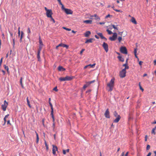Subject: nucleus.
I'll list each match as a JSON object with an SVG mask.
<instances>
[{
	"mask_svg": "<svg viewBox=\"0 0 156 156\" xmlns=\"http://www.w3.org/2000/svg\"><path fill=\"white\" fill-rule=\"evenodd\" d=\"M57 1L60 5H62V4L61 2V0H57Z\"/></svg>",
	"mask_w": 156,
	"mask_h": 156,
	"instance_id": "3c124183",
	"label": "nucleus"
},
{
	"mask_svg": "<svg viewBox=\"0 0 156 156\" xmlns=\"http://www.w3.org/2000/svg\"><path fill=\"white\" fill-rule=\"evenodd\" d=\"M51 19V21H52L54 23H55V20L54 19L52 18V16H51V17H50Z\"/></svg>",
	"mask_w": 156,
	"mask_h": 156,
	"instance_id": "09e8293b",
	"label": "nucleus"
},
{
	"mask_svg": "<svg viewBox=\"0 0 156 156\" xmlns=\"http://www.w3.org/2000/svg\"><path fill=\"white\" fill-rule=\"evenodd\" d=\"M66 151L64 150H63V153L64 154H66Z\"/></svg>",
	"mask_w": 156,
	"mask_h": 156,
	"instance_id": "052dcab7",
	"label": "nucleus"
},
{
	"mask_svg": "<svg viewBox=\"0 0 156 156\" xmlns=\"http://www.w3.org/2000/svg\"><path fill=\"white\" fill-rule=\"evenodd\" d=\"M58 70L59 71H63L65 70V69L64 68H63L62 66H59L58 67Z\"/></svg>",
	"mask_w": 156,
	"mask_h": 156,
	"instance_id": "f3484780",
	"label": "nucleus"
},
{
	"mask_svg": "<svg viewBox=\"0 0 156 156\" xmlns=\"http://www.w3.org/2000/svg\"><path fill=\"white\" fill-rule=\"evenodd\" d=\"M112 26L113 27V28L115 29L118 30V28L115 26L114 25H112Z\"/></svg>",
	"mask_w": 156,
	"mask_h": 156,
	"instance_id": "ea45409f",
	"label": "nucleus"
},
{
	"mask_svg": "<svg viewBox=\"0 0 156 156\" xmlns=\"http://www.w3.org/2000/svg\"><path fill=\"white\" fill-rule=\"evenodd\" d=\"M117 37V34L116 33H113V35L112 37H109V39L111 41H114L115 40Z\"/></svg>",
	"mask_w": 156,
	"mask_h": 156,
	"instance_id": "39448f33",
	"label": "nucleus"
},
{
	"mask_svg": "<svg viewBox=\"0 0 156 156\" xmlns=\"http://www.w3.org/2000/svg\"><path fill=\"white\" fill-rule=\"evenodd\" d=\"M111 16L110 14H108L105 16V18H107L108 17H110Z\"/></svg>",
	"mask_w": 156,
	"mask_h": 156,
	"instance_id": "e2e57ef3",
	"label": "nucleus"
},
{
	"mask_svg": "<svg viewBox=\"0 0 156 156\" xmlns=\"http://www.w3.org/2000/svg\"><path fill=\"white\" fill-rule=\"evenodd\" d=\"M108 32V34H113V33L112 32V31H111L109 30L108 29H107V30H106Z\"/></svg>",
	"mask_w": 156,
	"mask_h": 156,
	"instance_id": "2f4dec72",
	"label": "nucleus"
},
{
	"mask_svg": "<svg viewBox=\"0 0 156 156\" xmlns=\"http://www.w3.org/2000/svg\"><path fill=\"white\" fill-rule=\"evenodd\" d=\"M137 50V48H135L134 51V54H136Z\"/></svg>",
	"mask_w": 156,
	"mask_h": 156,
	"instance_id": "8fccbe9b",
	"label": "nucleus"
},
{
	"mask_svg": "<svg viewBox=\"0 0 156 156\" xmlns=\"http://www.w3.org/2000/svg\"><path fill=\"white\" fill-rule=\"evenodd\" d=\"M52 126H53V129H54L55 128V122L53 123Z\"/></svg>",
	"mask_w": 156,
	"mask_h": 156,
	"instance_id": "13d9d810",
	"label": "nucleus"
},
{
	"mask_svg": "<svg viewBox=\"0 0 156 156\" xmlns=\"http://www.w3.org/2000/svg\"><path fill=\"white\" fill-rule=\"evenodd\" d=\"M139 87H140V89L141 90H142V91H143L144 90V89L143 88L141 87V86L140 85V83H139Z\"/></svg>",
	"mask_w": 156,
	"mask_h": 156,
	"instance_id": "a19ab883",
	"label": "nucleus"
},
{
	"mask_svg": "<svg viewBox=\"0 0 156 156\" xmlns=\"http://www.w3.org/2000/svg\"><path fill=\"white\" fill-rule=\"evenodd\" d=\"M9 33L11 36L12 37L13 36V33L11 32H9Z\"/></svg>",
	"mask_w": 156,
	"mask_h": 156,
	"instance_id": "69168bd1",
	"label": "nucleus"
},
{
	"mask_svg": "<svg viewBox=\"0 0 156 156\" xmlns=\"http://www.w3.org/2000/svg\"><path fill=\"white\" fill-rule=\"evenodd\" d=\"M4 67L5 69H6L8 72L9 71V68L8 66H6L5 65H4Z\"/></svg>",
	"mask_w": 156,
	"mask_h": 156,
	"instance_id": "7c9ffc66",
	"label": "nucleus"
},
{
	"mask_svg": "<svg viewBox=\"0 0 156 156\" xmlns=\"http://www.w3.org/2000/svg\"><path fill=\"white\" fill-rule=\"evenodd\" d=\"M39 140V137H37L36 139V143L37 144L38 143Z\"/></svg>",
	"mask_w": 156,
	"mask_h": 156,
	"instance_id": "603ef678",
	"label": "nucleus"
},
{
	"mask_svg": "<svg viewBox=\"0 0 156 156\" xmlns=\"http://www.w3.org/2000/svg\"><path fill=\"white\" fill-rule=\"evenodd\" d=\"M28 34H30L31 33V31H30V28L29 27L28 28Z\"/></svg>",
	"mask_w": 156,
	"mask_h": 156,
	"instance_id": "49530a36",
	"label": "nucleus"
},
{
	"mask_svg": "<svg viewBox=\"0 0 156 156\" xmlns=\"http://www.w3.org/2000/svg\"><path fill=\"white\" fill-rule=\"evenodd\" d=\"M84 51H85L84 49H82L81 50V51H80V54L82 55L83 52Z\"/></svg>",
	"mask_w": 156,
	"mask_h": 156,
	"instance_id": "c03bdc74",
	"label": "nucleus"
},
{
	"mask_svg": "<svg viewBox=\"0 0 156 156\" xmlns=\"http://www.w3.org/2000/svg\"><path fill=\"white\" fill-rule=\"evenodd\" d=\"M61 5V6H61L62 9V10L63 11L65 9L64 7V5H63V4H62V5Z\"/></svg>",
	"mask_w": 156,
	"mask_h": 156,
	"instance_id": "58836bf2",
	"label": "nucleus"
},
{
	"mask_svg": "<svg viewBox=\"0 0 156 156\" xmlns=\"http://www.w3.org/2000/svg\"><path fill=\"white\" fill-rule=\"evenodd\" d=\"M123 33V31L122 32H119L118 34H120L122 36Z\"/></svg>",
	"mask_w": 156,
	"mask_h": 156,
	"instance_id": "bf43d9fd",
	"label": "nucleus"
},
{
	"mask_svg": "<svg viewBox=\"0 0 156 156\" xmlns=\"http://www.w3.org/2000/svg\"><path fill=\"white\" fill-rule=\"evenodd\" d=\"M118 40L119 41V42H120L121 41H122V37H118Z\"/></svg>",
	"mask_w": 156,
	"mask_h": 156,
	"instance_id": "72a5a7b5",
	"label": "nucleus"
},
{
	"mask_svg": "<svg viewBox=\"0 0 156 156\" xmlns=\"http://www.w3.org/2000/svg\"><path fill=\"white\" fill-rule=\"evenodd\" d=\"M91 34V32L90 31H86L84 33V35L85 37H88Z\"/></svg>",
	"mask_w": 156,
	"mask_h": 156,
	"instance_id": "dca6fc26",
	"label": "nucleus"
},
{
	"mask_svg": "<svg viewBox=\"0 0 156 156\" xmlns=\"http://www.w3.org/2000/svg\"><path fill=\"white\" fill-rule=\"evenodd\" d=\"M4 102V104L2 105V108L3 111H5L6 110V108L8 105V103L6 100H5Z\"/></svg>",
	"mask_w": 156,
	"mask_h": 156,
	"instance_id": "20e7f679",
	"label": "nucleus"
},
{
	"mask_svg": "<svg viewBox=\"0 0 156 156\" xmlns=\"http://www.w3.org/2000/svg\"><path fill=\"white\" fill-rule=\"evenodd\" d=\"M94 40L93 38H90L89 39H87L86 41L85 42V43H92V40Z\"/></svg>",
	"mask_w": 156,
	"mask_h": 156,
	"instance_id": "a211bd4d",
	"label": "nucleus"
},
{
	"mask_svg": "<svg viewBox=\"0 0 156 156\" xmlns=\"http://www.w3.org/2000/svg\"><path fill=\"white\" fill-rule=\"evenodd\" d=\"M91 91L90 90H88L86 91V93H89Z\"/></svg>",
	"mask_w": 156,
	"mask_h": 156,
	"instance_id": "338daca9",
	"label": "nucleus"
},
{
	"mask_svg": "<svg viewBox=\"0 0 156 156\" xmlns=\"http://www.w3.org/2000/svg\"><path fill=\"white\" fill-rule=\"evenodd\" d=\"M95 64H89V67L90 68H93L95 66Z\"/></svg>",
	"mask_w": 156,
	"mask_h": 156,
	"instance_id": "c9c22d12",
	"label": "nucleus"
},
{
	"mask_svg": "<svg viewBox=\"0 0 156 156\" xmlns=\"http://www.w3.org/2000/svg\"><path fill=\"white\" fill-rule=\"evenodd\" d=\"M113 115L116 117H118L119 116H120L117 113L116 111H115L113 113Z\"/></svg>",
	"mask_w": 156,
	"mask_h": 156,
	"instance_id": "5701e85b",
	"label": "nucleus"
},
{
	"mask_svg": "<svg viewBox=\"0 0 156 156\" xmlns=\"http://www.w3.org/2000/svg\"><path fill=\"white\" fill-rule=\"evenodd\" d=\"M61 45V46L62 47H66V48H68V45L63 44H60Z\"/></svg>",
	"mask_w": 156,
	"mask_h": 156,
	"instance_id": "a878e982",
	"label": "nucleus"
},
{
	"mask_svg": "<svg viewBox=\"0 0 156 156\" xmlns=\"http://www.w3.org/2000/svg\"><path fill=\"white\" fill-rule=\"evenodd\" d=\"M49 104L51 107V111L53 112V108L52 105L50 101H49Z\"/></svg>",
	"mask_w": 156,
	"mask_h": 156,
	"instance_id": "cd10ccee",
	"label": "nucleus"
},
{
	"mask_svg": "<svg viewBox=\"0 0 156 156\" xmlns=\"http://www.w3.org/2000/svg\"><path fill=\"white\" fill-rule=\"evenodd\" d=\"M94 17H95V19L96 20H97L98 21H99L100 20V18L98 17V16L96 14H95L94 15Z\"/></svg>",
	"mask_w": 156,
	"mask_h": 156,
	"instance_id": "412c9836",
	"label": "nucleus"
},
{
	"mask_svg": "<svg viewBox=\"0 0 156 156\" xmlns=\"http://www.w3.org/2000/svg\"><path fill=\"white\" fill-rule=\"evenodd\" d=\"M60 46H61V45L60 44H59L56 47V49H58V47H60Z\"/></svg>",
	"mask_w": 156,
	"mask_h": 156,
	"instance_id": "5fc2aeb1",
	"label": "nucleus"
},
{
	"mask_svg": "<svg viewBox=\"0 0 156 156\" xmlns=\"http://www.w3.org/2000/svg\"><path fill=\"white\" fill-rule=\"evenodd\" d=\"M42 46H42L41 45L39 46V48L38 49V51H39V52H41V51L42 49Z\"/></svg>",
	"mask_w": 156,
	"mask_h": 156,
	"instance_id": "473e14b6",
	"label": "nucleus"
},
{
	"mask_svg": "<svg viewBox=\"0 0 156 156\" xmlns=\"http://www.w3.org/2000/svg\"><path fill=\"white\" fill-rule=\"evenodd\" d=\"M63 11H64L67 14H68V9L65 8Z\"/></svg>",
	"mask_w": 156,
	"mask_h": 156,
	"instance_id": "f704fd0d",
	"label": "nucleus"
},
{
	"mask_svg": "<svg viewBox=\"0 0 156 156\" xmlns=\"http://www.w3.org/2000/svg\"><path fill=\"white\" fill-rule=\"evenodd\" d=\"M23 35V31H22L21 32L20 39V42H21V41H22V40Z\"/></svg>",
	"mask_w": 156,
	"mask_h": 156,
	"instance_id": "393cba45",
	"label": "nucleus"
},
{
	"mask_svg": "<svg viewBox=\"0 0 156 156\" xmlns=\"http://www.w3.org/2000/svg\"><path fill=\"white\" fill-rule=\"evenodd\" d=\"M39 44H40V45L39 46L41 45L42 46H43V44L42 42V40H41V38L40 37H39Z\"/></svg>",
	"mask_w": 156,
	"mask_h": 156,
	"instance_id": "bb28decb",
	"label": "nucleus"
},
{
	"mask_svg": "<svg viewBox=\"0 0 156 156\" xmlns=\"http://www.w3.org/2000/svg\"><path fill=\"white\" fill-rule=\"evenodd\" d=\"M73 78H74V77H73V76H72V77L69 76V80H71L73 79Z\"/></svg>",
	"mask_w": 156,
	"mask_h": 156,
	"instance_id": "864d4df0",
	"label": "nucleus"
},
{
	"mask_svg": "<svg viewBox=\"0 0 156 156\" xmlns=\"http://www.w3.org/2000/svg\"><path fill=\"white\" fill-rule=\"evenodd\" d=\"M150 145H147V147H146L147 150H148L149 149H150Z\"/></svg>",
	"mask_w": 156,
	"mask_h": 156,
	"instance_id": "37998d69",
	"label": "nucleus"
},
{
	"mask_svg": "<svg viewBox=\"0 0 156 156\" xmlns=\"http://www.w3.org/2000/svg\"><path fill=\"white\" fill-rule=\"evenodd\" d=\"M51 117L52 118V121L53 123L55 122V119L54 116L53 112H52V111H51Z\"/></svg>",
	"mask_w": 156,
	"mask_h": 156,
	"instance_id": "6ab92c4d",
	"label": "nucleus"
},
{
	"mask_svg": "<svg viewBox=\"0 0 156 156\" xmlns=\"http://www.w3.org/2000/svg\"><path fill=\"white\" fill-rule=\"evenodd\" d=\"M123 66H125V68L124 69H125V70H126V69H128L129 68V66L127 65V64L126 63L125 64L123 65Z\"/></svg>",
	"mask_w": 156,
	"mask_h": 156,
	"instance_id": "aec40b11",
	"label": "nucleus"
},
{
	"mask_svg": "<svg viewBox=\"0 0 156 156\" xmlns=\"http://www.w3.org/2000/svg\"><path fill=\"white\" fill-rule=\"evenodd\" d=\"M128 154H129V152H127L126 153V154H125V156H128Z\"/></svg>",
	"mask_w": 156,
	"mask_h": 156,
	"instance_id": "774afa93",
	"label": "nucleus"
},
{
	"mask_svg": "<svg viewBox=\"0 0 156 156\" xmlns=\"http://www.w3.org/2000/svg\"><path fill=\"white\" fill-rule=\"evenodd\" d=\"M118 58L119 60L121 62H123L124 61V59L123 58H122V57L121 56H118Z\"/></svg>",
	"mask_w": 156,
	"mask_h": 156,
	"instance_id": "4be33fe9",
	"label": "nucleus"
},
{
	"mask_svg": "<svg viewBox=\"0 0 156 156\" xmlns=\"http://www.w3.org/2000/svg\"><path fill=\"white\" fill-rule=\"evenodd\" d=\"M2 59H3V58H1V60H0V66L1 65V64H2Z\"/></svg>",
	"mask_w": 156,
	"mask_h": 156,
	"instance_id": "6e6d98bb",
	"label": "nucleus"
},
{
	"mask_svg": "<svg viewBox=\"0 0 156 156\" xmlns=\"http://www.w3.org/2000/svg\"><path fill=\"white\" fill-rule=\"evenodd\" d=\"M155 130L154 129H152V131H151V133L154 134V135L155 134Z\"/></svg>",
	"mask_w": 156,
	"mask_h": 156,
	"instance_id": "79ce46f5",
	"label": "nucleus"
},
{
	"mask_svg": "<svg viewBox=\"0 0 156 156\" xmlns=\"http://www.w3.org/2000/svg\"><path fill=\"white\" fill-rule=\"evenodd\" d=\"M112 8H113V9L115 11L117 12H122V11L120 10H117V9H115L114 8V6L112 7Z\"/></svg>",
	"mask_w": 156,
	"mask_h": 156,
	"instance_id": "c85d7f7f",
	"label": "nucleus"
},
{
	"mask_svg": "<svg viewBox=\"0 0 156 156\" xmlns=\"http://www.w3.org/2000/svg\"><path fill=\"white\" fill-rule=\"evenodd\" d=\"M40 52H39V51L37 52V58L38 59V60L39 61H40Z\"/></svg>",
	"mask_w": 156,
	"mask_h": 156,
	"instance_id": "b1692460",
	"label": "nucleus"
},
{
	"mask_svg": "<svg viewBox=\"0 0 156 156\" xmlns=\"http://www.w3.org/2000/svg\"><path fill=\"white\" fill-rule=\"evenodd\" d=\"M22 78L21 77V78L20 79V84L21 85L22 87L23 88H24V87H23V84L22 83Z\"/></svg>",
	"mask_w": 156,
	"mask_h": 156,
	"instance_id": "c756f323",
	"label": "nucleus"
},
{
	"mask_svg": "<svg viewBox=\"0 0 156 156\" xmlns=\"http://www.w3.org/2000/svg\"><path fill=\"white\" fill-rule=\"evenodd\" d=\"M7 124H9L10 125H11V123H10V120H8L7 121Z\"/></svg>",
	"mask_w": 156,
	"mask_h": 156,
	"instance_id": "680f3d73",
	"label": "nucleus"
},
{
	"mask_svg": "<svg viewBox=\"0 0 156 156\" xmlns=\"http://www.w3.org/2000/svg\"><path fill=\"white\" fill-rule=\"evenodd\" d=\"M92 20H85L83 21V23L88 24H92Z\"/></svg>",
	"mask_w": 156,
	"mask_h": 156,
	"instance_id": "ddd939ff",
	"label": "nucleus"
},
{
	"mask_svg": "<svg viewBox=\"0 0 156 156\" xmlns=\"http://www.w3.org/2000/svg\"><path fill=\"white\" fill-rule=\"evenodd\" d=\"M27 105H28L29 107H30V108H31V106L30 105V101H27Z\"/></svg>",
	"mask_w": 156,
	"mask_h": 156,
	"instance_id": "e433bc0d",
	"label": "nucleus"
},
{
	"mask_svg": "<svg viewBox=\"0 0 156 156\" xmlns=\"http://www.w3.org/2000/svg\"><path fill=\"white\" fill-rule=\"evenodd\" d=\"M120 51L122 53L125 54H127V51L125 47L122 46L120 48Z\"/></svg>",
	"mask_w": 156,
	"mask_h": 156,
	"instance_id": "f03ea898",
	"label": "nucleus"
},
{
	"mask_svg": "<svg viewBox=\"0 0 156 156\" xmlns=\"http://www.w3.org/2000/svg\"><path fill=\"white\" fill-rule=\"evenodd\" d=\"M53 90L56 91H58V90L57 88V87H54L53 89Z\"/></svg>",
	"mask_w": 156,
	"mask_h": 156,
	"instance_id": "a18cd8bd",
	"label": "nucleus"
},
{
	"mask_svg": "<svg viewBox=\"0 0 156 156\" xmlns=\"http://www.w3.org/2000/svg\"><path fill=\"white\" fill-rule=\"evenodd\" d=\"M46 15L47 17L50 18L51 17L52 15L53 14L52 10L51 9H50L46 12Z\"/></svg>",
	"mask_w": 156,
	"mask_h": 156,
	"instance_id": "6e6552de",
	"label": "nucleus"
},
{
	"mask_svg": "<svg viewBox=\"0 0 156 156\" xmlns=\"http://www.w3.org/2000/svg\"><path fill=\"white\" fill-rule=\"evenodd\" d=\"M143 62L142 61H140L139 63V65L140 66H141Z\"/></svg>",
	"mask_w": 156,
	"mask_h": 156,
	"instance_id": "4d7b16f0",
	"label": "nucleus"
},
{
	"mask_svg": "<svg viewBox=\"0 0 156 156\" xmlns=\"http://www.w3.org/2000/svg\"><path fill=\"white\" fill-rule=\"evenodd\" d=\"M73 12L71 10L69 9V14H72Z\"/></svg>",
	"mask_w": 156,
	"mask_h": 156,
	"instance_id": "de8ad7c7",
	"label": "nucleus"
},
{
	"mask_svg": "<svg viewBox=\"0 0 156 156\" xmlns=\"http://www.w3.org/2000/svg\"><path fill=\"white\" fill-rule=\"evenodd\" d=\"M102 46L105 51L106 52H108V44L105 42H104Z\"/></svg>",
	"mask_w": 156,
	"mask_h": 156,
	"instance_id": "423d86ee",
	"label": "nucleus"
},
{
	"mask_svg": "<svg viewBox=\"0 0 156 156\" xmlns=\"http://www.w3.org/2000/svg\"><path fill=\"white\" fill-rule=\"evenodd\" d=\"M131 21L135 24H136L137 23L135 19L133 17H132L131 20Z\"/></svg>",
	"mask_w": 156,
	"mask_h": 156,
	"instance_id": "4468645a",
	"label": "nucleus"
},
{
	"mask_svg": "<svg viewBox=\"0 0 156 156\" xmlns=\"http://www.w3.org/2000/svg\"><path fill=\"white\" fill-rule=\"evenodd\" d=\"M151 152H150L148 153V154L147 156H151Z\"/></svg>",
	"mask_w": 156,
	"mask_h": 156,
	"instance_id": "0e129e2a",
	"label": "nucleus"
},
{
	"mask_svg": "<svg viewBox=\"0 0 156 156\" xmlns=\"http://www.w3.org/2000/svg\"><path fill=\"white\" fill-rule=\"evenodd\" d=\"M114 81L115 78H112V79L109 83L107 84V87L109 88L108 90V91H111L112 90L113 87L114 86Z\"/></svg>",
	"mask_w": 156,
	"mask_h": 156,
	"instance_id": "f257e3e1",
	"label": "nucleus"
},
{
	"mask_svg": "<svg viewBox=\"0 0 156 156\" xmlns=\"http://www.w3.org/2000/svg\"><path fill=\"white\" fill-rule=\"evenodd\" d=\"M94 82L95 80H94L91 81L86 82V84L83 86V88L84 89H85L86 88L89 86L91 83H94Z\"/></svg>",
	"mask_w": 156,
	"mask_h": 156,
	"instance_id": "0eeeda50",
	"label": "nucleus"
},
{
	"mask_svg": "<svg viewBox=\"0 0 156 156\" xmlns=\"http://www.w3.org/2000/svg\"><path fill=\"white\" fill-rule=\"evenodd\" d=\"M97 34L102 39H104L105 41L107 40V39L102 34V33H97Z\"/></svg>",
	"mask_w": 156,
	"mask_h": 156,
	"instance_id": "f8f14e48",
	"label": "nucleus"
},
{
	"mask_svg": "<svg viewBox=\"0 0 156 156\" xmlns=\"http://www.w3.org/2000/svg\"><path fill=\"white\" fill-rule=\"evenodd\" d=\"M126 70H125V69H123L119 73V76L121 78H124L126 76Z\"/></svg>",
	"mask_w": 156,
	"mask_h": 156,
	"instance_id": "7ed1b4c3",
	"label": "nucleus"
},
{
	"mask_svg": "<svg viewBox=\"0 0 156 156\" xmlns=\"http://www.w3.org/2000/svg\"><path fill=\"white\" fill-rule=\"evenodd\" d=\"M106 118H110V112L109 111L108 109H107L105 112L104 114Z\"/></svg>",
	"mask_w": 156,
	"mask_h": 156,
	"instance_id": "1a4fd4ad",
	"label": "nucleus"
},
{
	"mask_svg": "<svg viewBox=\"0 0 156 156\" xmlns=\"http://www.w3.org/2000/svg\"><path fill=\"white\" fill-rule=\"evenodd\" d=\"M15 44V39L13 38V44H12L13 47V48L14 47Z\"/></svg>",
	"mask_w": 156,
	"mask_h": 156,
	"instance_id": "4c0bfd02",
	"label": "nucleus"
},
{
	"mask_svg": "<svg viewBox=\"0 0 156 156\" xmlns=\"http://www.w3.org/2000/svg\"><path fill=\"white\" fill-rule=\"evenodd\" d=\"M59 80L61 81H65L66 80H68V76H66L65 77H60L59 78Z\"/></svg>",
	"mask_w": 156,
	"mask_h": 156,
	"instance_id": "9b49d317",
	"label": "nucleus"
},
{
	"mask_svg": "<svg viewBox=\"0 0 156 156\" xmlns=\"http://www.w3.org/2000/svg\"><path fill=\"white\" fill-rule=\"evenodd\" d=\"M53 148H52V153L54 155H55L56 154V151H58L57 147L54 145H52Z\"/></svg>",
	"mask_w": 156,
	"mask_h": 156,
	"instance_id": "9d476101",
	"label": "nucleus"
},
{
	"mask_svg": "<svg viewBox=\"0 0 156 156\" xmlns=\"http://www.w3.org/2000/svg\"><path fill=\"white\" fill-rule=\"evenodd\" d=\"M121 118V117L120 116H119L118 117H116V118L114 120V122L115 123L118 122L120 120Z\"/></svg>",
	"mask_w": 156,
	"mask_h": 156,
	"instance_id": "2eb2a0df",
	"label": "nucleus"
}]
</instances>
